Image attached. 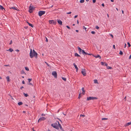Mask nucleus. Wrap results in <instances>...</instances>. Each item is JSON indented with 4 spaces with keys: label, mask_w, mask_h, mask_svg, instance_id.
<instances>
[{
    "label": "nucleus",
    "mask_w": 131,
    "mask_h": 131,
    "mask_svg": "<svg viewBox=\"0 0 131 131\" xmlns=\"http://www.w3.org/2000/svg\"><path fill=\"white\" fill-rule=\"evenodd\" d=\"M38 54L33 49V51L32 49H30V51L29 53V56L31 58H32L34 57L36 58H37Z\"/></svg>",
    "instance_id": "obj_1"
},
{
    "label": "nucleus",
    "mask_w": 131,
    "mask_h": 131,
    "mask_svg": "<svg viewBox=\"0 0 131 131\" xmlns=\"http://www.w3.org/2000/svg\"><path fill=\"white\" fill-rule=\"evenodd\" d=\"M51 126L53 128L56 129H59V127L58 126V124L57 123H54L51 124Z\"/></svg>",
    "instance_id": "obj_2"
},
{
    "label": "nucleus",
    "mask_w": 131,
    "mask_h": 131,
    "mask_svg": "<svg viewBox=\"0 0 131 131\" xmlns=\"http://www.w3.org/2000/svg\"><path fill=\"white\" fill-rule=\"evenodd\" d=\"M98 98L96 97H87V100L89 101L91 100H94L97 99Z\"/></svg>",
    "instance_id": "obj_3"
},
{
    "label": "nucleus",
    "mask_w": 131,
    "mask_h": 131,
    "mask_svg": "<svg viewBox=\"0 0 131 131\" xmlns=\"http://www.w3.org/2000/svg\"><path fill=\"white\" fill-rule=\"evenodd\" d=\"M45 13V12L44 11H39L38 12L39 16L40 17Z\"/></svg>",
    "instance_id": "obj_4"
},
{
    "label": "nucleus",
    "mask_w": 131,
    "mask_h": 131,
    "mask_svg": "<svg viewBox=\"0 0 131 131\" xmlns=\"http://www.w3.org/2000/svg\"><path fill=\"white\" fill-rule=\"evenodd\" d=\"M49 23L51 24L56 25L57 23L56 22V21H54L53 20H49Z\"/></svg>",
    "instance_id": "obj_5"
},
{
    "label": "nucleus",
    "mask_w": 131,
    "mask_h": 131,
    "mask_svg": "<svg viewBox=\"0 0 131 131\" xmlns=\"http://www.w3.org/2000/svg\"><path fill=\"white\" fill-rule=\"evenodd\" d=\"M52 74L54 77L57 78V73L56 71H53L52 72Z\"/></svg>",
    "instance_id": "obj_6"
},
{
    "label": "nucleus",
    "mask_w": 131,
    "mask_h": 131,
    "mask_svg": "<svg viewBox=\"0 0 131 131\" xmlns=\"http://www.w3.org/2000/svg\"><path fill=\"white\" fill-rule=\"evenodd\" d=\"M81 73L84 76H85L86 75V73L85 71V69H82L81 71Z\"/></svg>",
    "instance_id": "obj_7"
},
{
    "label": "nucleus",
    "mask_w": 131,
    "mask_h": 131,
    "mask_svg": "<svg viewBox=\"0 0 131 131\" xmlns=\"http://www.w3.org/2000/svg\"><path fill=\"white\" fill-rule=\"evenodd\" d=\"M46 119V118L44 117H40V118H39V119L38 120V122H39L41 121H44V120H45Z\"/></svg>",
    "instance_id": "obj_8"
},
{
    "label": "nucleus",
    "mask_w": 131,
    "mask_h": 131,
    "mask_svg": "<svg viewBox=\"0 0 131 131\" xmlns=\"http://www.w3.org/2000/svg\"><path fill=\"white\" fill-rule=\"evenodd\" d=\"M92 56L95 58H99L100 60L101 59V57L99 54H97L96 55L93 54L92 55Z\"/></svg>",
    "instance_id": "obj_9"
},
{
    "label": "nucleus",
    "mask_w": 131,
    "mask_h": 131,
    "mask_svg": "<svg viewBox=\"0 0 131 131\" xmlns=\"http://www.w3.org/2000/svg\"><path fill=\"white\" fill-rule=\"evenodd\" d=\"M34 6L32 5V6H30L29 7V10H32L35 9V8L34 7Z\"/></svg>",
    "instance_id": "obj_10"
},
{
    "label": "nucleus",
    "mask_w": 131,
    "mask_h": 131,
    "mask_svg": "<svg viewBox=\"0 0 131 131\" xmlns=\"http://www.w3.org/2000/svg\"><path fill=\"white\" fill-rule=\"evenodd\" d=\"M9 8L10 9H13L14 10H18L17 9V8H15V7H9Z\"/></svg>",
    "instance_id": "obj_11"
},
{
    "label": "nucleus",
    "mask_w": 131,
    "mask_h": 131,
    "mask_svg": "<svg viewBox=\"0 0 131 131\" xmlns=\"http://www.w3.org/2000/svg\"><path fill=\"white\" fill-rule=\"evenodd\" d=\"M57 21L58 23L60 25H62V21L60 19H57Z\"/></svg>",
    "instance_id": "obj_12"
},
{
    "label": "nucleus",
    "mask_w": 131,
    "mask_h": 131,
    "mask_svg": "<svg viewBox=\"0 0 131 131\" xmlns=\"http://www.w3.org/2000/svg\"><path fill=\"white\" fill-rule=\"evenodd\" d=\"M77 48L80 54H81V52H82V50H83L81 49L79 46H78Z\"/></svg>",
    "instance_id": "obj_13"
},
{
    "label": "nucleus",
    "mask_w": 131,
    "mask_h": 131,
    "mask_svg": "<svg viewBox=\"0 0 131 131\" xmlns=\"http://www.w3.org/2000/svg\"><path fill=\"white\" fill-rule=\"evenodd\" d=\"M73 65L74 67L75 68L76 70V71L77 72L78 70V68L77 66L74 63H73Z\"/></svg>",
    "instance_id": "obj_14"
},
{
    "label": "nucleus",
    "mask_w": 131,
    "mask_h": 131,
    "mask_svg": "<svg viewBox=\"0 0 131 131\" xmlns=\"http://www.w3.org/2000/svg\"><path fill=\"white\" fill-rule=\"evenodd\" d=\"M101 64L102 65L105 66H107L108 65V64L106 63L102 62H101Z\"/></svg>",
    "instance_id": "obj_15"
},
{
    "label": "nucleus",
    "mask_w": 131,
    "mask_h": 131,
    "mask_svg": "<svg viewBox=\"0 0 131 131\" xmlns=\"http://www.w3.org/2000/svg\"><path fill=\"white\" fill-rule=\"evenodd\" d=\"M82 94L83 95H84L85 94V91L84 90V88H82Z\"/></svg>",
    "instance_id": "obj_16"
},
{
    "label": "nucleus",
    "mask_w": 131,
    "mask_h": 131,
    "mask_svg": "<svg viewBox=\"0 0 131 131\" xmlns=\"http://www.w3.org/2000/svg\"><path fill=\"white\" fill-rule=\"evenodd\" d=\"M82 54L83 55H87L88 54V53L85 52L84 50H82Z\"/></svg>",
    "instance_id": "obj_17"
},
{
    "label": "nucleus",
    "mask_w": 131,
    "mask_h": 131,
    "mask_svg": "<svg viewBox=\"0 0 131 131\" xmlns=\"http://www.w3.org/2000/svg\"><path fill=\"white\" fill-rule=\"evenodd\" d=\"M27 23L28 24V25H29V26L31 27L32 28L34 27V26L33 25H32V24H31L29 22H28L27 21Z\"/></svg>",
    "instance_id": "obj_18"
},
{
    "label": "nucleus",
    "mask_w": 131,
    "mask_h": 131,
    "mask_svg": "<svg viewBox=\"0 0 131 131\" xmlns=\"http://www.w3.org/2000/svg\"><path fill=\"white\" fill-rule=\"evenodd\" d=\"M58 127H60L61 130H62V131L63 130V128H62V126H61V125L60 124H59L58 125Z\"/></svg>",
    "instance_id": "obj_19"
},
{
    "label": "nucleus",
    "mask_w": 131,
    "mask_h": 131,
    "mask_svg": "<svg viewBox=\"0 0 131 131\" xmlns=\"http://www.w3.org/2000/svg\"><path fill=\"white\" fill-rule=\"evenodd\" d=\"M131 124V122H130L128 123H126V124L125 125V126H128L129 125Z\"/></svg>",
    "instance_id": "obj_20"
},
{
    "label": "nucleus",
    "mask_w": 131,
    "mask_h": 131,
    "mask_svg": "<svg viewBox=\"0 0 131 131\" xmlns=\"http://www.w3.org/2000/svg\"><path fill=\"white\" fill-rule=\"evenodd\" d=\"M6 78L7 80V81L8 82H9L10 81L9 77V76H7L6 77Z\"/></svg>",
    "instance_id": "obj_21"
},
{
    "label": "nucleus",
    "mask_w": 131,
    "mask_h": 131,
    "mask_svg": "<svg viewBox=\"0 0 131 131\" xmlns=\"http://www.w3.org/2000/svg\"><path fill=\"white\" fill-rule=\"evenodd\" d=\"M0 9L2 10H3V9L4 10H5V8L2 6L1 5H0Z\"/></svg>",
    "instance_id": "obj_22"
},
{
    "label": "nucleus",
    "mask_w": 131,
    "mask_h": 131,
    "mask_svg": "<svg viewBox=\"0 0 131 131\" xmlns=\"http://www.w3.org/2000/svg\"><path fill=\"white\" fill-rule=\"evenodd\" d=\"M75 56L76 57H80V56L77 53H75L74 54Z\"/></svg>",
    "instance_id": "obj_23"
},
{
    "label": "nucleus",
    "mask_w": 131,
    "mask_h": 131,
    "mask_svg": "<svg viewBox=\"0 0 131 131\" xmlns=\"http://www.w3.org/2000/svg\"><path fill=\"white\" fill-rule=\"evenodd\" d=\"M23 104V103L21 102H19L18 103V105H21Z\"/></svg>",
    "instance_id": "obj_24"
},
{
    "label": "nucleus",
    "mask_w": 131,
    "mask_h": 131,
    "mask_svg": "<svg viewBox=\"0 0 131 131\" xmlns=\"http://www.w3.org/2000/svg\"><path fill=\"white\" fill-rule=\"evenodd\" d=\"M7 50L9 51L10 52H12L13 51V50L12 48H10L9 49Z\"/></svg>",
    "instance_id": "obj_25"
},
{
    "label": "nucleus",
    "mask_w": 131,
    "mask_h": 131,
    "mask_svg": "<svg viewBox=\"0 0 131 131\" xmlns=\"http://www.w3.org/2000/svg\"><path fill=\"white\" fill-rule=\"evenodd\" d=\"M24 95L26 97H27L28 96V95L27 94H26L25 93H23Z\"/></svg>",
    "instance_id": "obj_26"
},
{
    "label": "nucleus",
    "mask_w": 131,
    "mask_h": 131,
    "mask_svg": "<svg viewBox=\"0 0 131 131\" xmlns=\"http://www.w3.org/2000/svg\"><path fill=\"white\" fill-rule=\"evenodd\" d=\"M94 83H98V81L97 80L95 79L94 80Z\"/></svg>",
    "instance_id": "obj_27"
},
{
    "label": "nucleus",
    "mask_w": 131,
    "mask_h": 131,
    "mask_svg": "<svg viewBox=\"0 0 131 131\" xmlns=\"http://www.w3.org/2000/svg\"><path fill=\"white\" fill-rule=\"evenodd\" d=\"M21 74L25 73V74H26L25 73V72L24 70H22L21 71Z\"/></svg>",
    "instance_id": "obj_28"
},
{
    "label": "nucleus",
    "mask_w": 131,
    "mask_h": 131,
    "mask_svg": "<svg viewBox=\"0 0 131 131\" xmlns=\"http://www.w3.org/2000/svg\"><path fill=\"white\" fill-rule=\"evenodd\" d=\"M25 70L27 71H29V69L27 67H25Z\"/></svg>",
    "instance_id": "obj_29"
},
{
    "label": "nucleus",
    "mask_w": 131,
    "mask_h": 131,
    "mask_svg": "<svg viewBox=\"0 0 131 131\" xmlns=\"http://www.w3.org/2000/svg\"><path fill=\"white\" fill-rule=\"evenodd\" d=\"M84 2V0H81L80 1V3H83Z\"/></svg>",
    "instance_id": "obj_30"
},
{
    "label": "nucleus",
    "mask_w": 131,
    "mask_h": 131,
    "mask_svg": "<svg viewBox=\"0 0 131 131\" xmlns=\"http://www.w3.org/2000/svg\"><path fill=\"white\" fill-rule=\"evenodd\" d=\"M108 119L107 118H102V120H106Z\"/></svg>",
    "instance_id": "obj_31"
},
{
    "label": "nucleus",
    "mask_w": 131,
    "mask_h": 131,
    "mask_svg": "<svg viewBox=\"0 0 131 131\" xmlns=\"http://www.w3.org/2000/svg\"><path fill=\"white\" fill-rule=\"evenodd\" d=\"M62 79L64 81H66V78L62 77Z\"/></svg>",
    "instance_id": "obj_32"
},
{
    "label": "nucleus",
    "mask_w": 131,
    "mask_h": 131,
    "mask_svg": "<svg viewBox=\"0 0 131 131\" xmlns=\"http://www.w3.org/2000/svg\"><path fill=\"white\" fill-rule=\"evenodd\" d=\"M119 54L121 55H123V53L122 51H120L119 53Z\"/></svg>",
    "instance_id": "obj_33"
},
{
    "label": "nucleus",
    "mask_w": 131,
    "mask_h": 131,
    "mask_svg": "<svg viewBox=\"0 0 131 131\" xmlns=\"http://www.w3.org/2000/svg\"><path fill=\"white\" fill-rule=\"evenodd\" d=\"M81 92H80V93L79 94V96H78V98L79 99H80V97H81Z\"/></svg>",
    "instance_id": "obj_34"
},
{
    "label": "nucleus",
    "mask_w": 131,
    "mask_h": 131,
    "mask_svg": "<svg viewBox=\"0 0 131 131\" xmlns=\"http://www.w3.org/2000/svg\"><path fill=\"white\" fill-rule=\"evenodd\" d=\"M107 67V69H110L112 68V67H109L107 66H106Z\"/></svg>",
    "instance_id": "obj_35"
},
{
    "label": "nucleus",
    "mask_w": 131,
    "mask_h": 131,
    "mask_svg": "<svg viewBox=\"0 0 131 131\" xmlns=\"http://www.w3.org/2000/svg\"><path fill=\"white\" fill-rule=\"evenodd\" d=\"M127 44L128 45V47H130L131 46L130 45L129 42H127Z\"/></svg>",
    "instance_id": "obj_36"
},
{
    "label": "nucleus",
    "mask_w": 131,
    "mask_h": 131,
    "mask_svg": "<svg viewBox=\"0 0 131 131\" xmlns=\"http://www.w3.org/2000/svg\"><path fill=\"white\" fill-rule=\"evenodd\" d=\"M28 82H30L31 81L32 79H28Z\"/></svg>",
    "instance_id": "obj_37"
},
{
    "label": "nucleus",
    "mask_w": 131,
    "mask_h": 131,
    "mask_svg": "<svg viewBox=\"0 0 131 131\" xmlns=\"http://www.w3.org/2000/svg\"><path fill=\"white\" fill-rule=\"evenodd\" d=\"M55 123H57V124H58V125H59V124H60L59 123V122L58 121H56V122Z\"/></svg>",
    "instance_id": "obj_38"
},
{
    "label": "nucleus",
    "mask_w": 131,
    "mask_h": 131,
    "mask_svg": "<svg viewBox=\"0 0 131 131\" xmlns=\"http://www.w3.org/2000/svg\"><path fill=\"white\" fill-rule=\"evenodd\" d=\"M91 33L92 34H94L95 33V31H92L91 32Z\"/></svg>",
    "instance_id": "obj_39"
},
{
    "label": "nucleus",
    "mask_w": 131,
    "mask_h": 131,
    "mask_svg": "<svg viewBox=\"0 0 131 131\" xmlns=\"http://www.w3.org/2000/svg\"><path fill=\"white\" fill-rule=\"evenodd\" d=\"M95 28L97 29H99V27L97 26H96L95 27Z\"/></svg>",
    "instance_id": "obj_40"
},
{
    "label": "nucleus",
    "mask_w": 131,
    "mask_h": 131,
    "mask_svg": "<svg viewBox=\"0 0 131 131\" xmlns=\"http://www.w3.org/2000/svg\"><path fill=\"white\" fill-rule=\"evenodd\" d=\"M83 29H85V30H86V28L84 26H83Z\"/></svg>",
    "instance_id": "obj_41"
},
{
    "label": "nucleus",
    "mask_w": 131,
    "mask_h": 131,
    "mask_svg": "<svg viewBox=\"0 0 131 131\" xmlns=\"http://www.w3.org/2000/svg\"><path fill=\"white\" fill-rule=\"evenodd\" d=\"M92 1H93V3H94L96 2V0H93Z\"/></svg>",
    "instance_id": "obj_42"
},
{
    "label": "nucleus",
    "mask_w": 131,
    "mask_h": 131,
    "mask_svg": "<svg viewBox=\"0 0 131 131\" xmlns=\"http://www.w3.org/2000/svg\"><path fill=\"white\" fill-rule=\"evenodd\" d=\"M12 40H11L10 41V43H9V44L10 45L12 44Z\"/></svg>",
    "instance_id": "obj_43"
},
{
    "label": "nucleus",
    "mask_w": 131,
    "mask_h": 131,
    "mask_svg": "<svg viewBox=\"0 0 131 131\" xmlns=\"http://www.w3.org/2000/svg\"><path fill=\"white\" fill-rule=\"evenodd\" d=\"M66 27L68 29H70V27L69 26H66Z\"/></svg>",
    "instance_id": "obj_44"
},
{
    "label": "nucleus",
    "mask_w": 131,
    "mask_h": 131,
    "mask_svg": "<svg viewBox=\"0 0 131 131\" xmlns=\"http://www.w3.org/2000/svg\"><path fill=\"white\" fill-rule=\"evenodd\" d=\"M45 63L48 66H49V64L46 62H45Z\"/></svg>",
    "instance_id": "obj_45"
},
{
    "label": "nucleus",
    "mask_w": 131,
    "mask_h": 131,
    "mask_svg": "<svg viewBox=\"0 0 131 131\" xmlns=\"http://www.w3.org/2000/svg\"><path fill=\"white\" fill-rule=\"evenodd\" d=\"M71 13V12H67V14H70Z\"/></svg>",
    "instance_id": "obj_46"
},
{
    "label": "nucleus",
    "mask_w": 131,
    "mask_h": 131,
    "mask_svg": "<svg viewBox=\"0 0 131 131\" xmlns=\"http://www.w3.org/2000/svg\"><path fill=\"white\" fill-rule=\"evenodd\" d=\"M22 83L23 84H25V81H24V80H23V81H22Z\"/></svg>",
    "instance_id": "obj_47"
},
{
    "label": "nucleus",
    "mask_w": 131,
    "mask_h": 131,
    "mask_svg": "<svg viewBox=\"0 0 131 131\" xmlns=\"http://www.w3.org/2000/svg\"><path fill=\"white\" fill-rule=\"evenodd\" d=\"M46 42H48V40L47 38V37H46Z\"/></svg>",
    "instance_id": "obj_48"
},
{
    "label": "nucleus",
    "mask_w": 131,
    "mask_h": 131,
    "mask_svg": "<svg viewBox=\"0 0 131 131\" xmlns=\"http://www.w3.org/2000/svg\"><path fill=\"white\" fill-rule=\"evenodd\" d=\"M80 116H85V115H84L81 114L80 115Z\"/></svg>",
    "instance_id": "obj_49"
},
{
    "label": "nucleus",
    "mask_w": 131,
    "mask_h": 131,
    "mask_svg": "<svg viewBox=\"0 0 131 131\" xmlns=\"http://www.w3.org/2000/svg\"><path fill=\"white\" fill-rule=\"evenodd\" d=\"M32 10H29V12L30 13H31L32 12Z\"/></svg>",
    "instance_id": "obj_50"
},
{
    "label": "nucleus",
    "mask_w": 131,
    "mask_h": 131,
    "mask_svg": "<svg viewBox=\"0 0 131 131\" xmlns=\"http://www.w3.org/2000/svg\"><path fill=\"white\" fill-rule=\"evenodd\" d=\"M9 95L10 96V97L13 100L14 99L13 98L12 96L10 94Z\"/></svg>",
    "instance_id": "obj_51"
},
{
    "label": "nucleus",
    "mask_w": 131,
    "mask_h": 131,
    "mask_svg": "<svg viewBox=\"0 0 131 131\" xmlns=\"http://www.w3.org/2000/svg\"><path fill=\"white\" fill-rule=\"evenodd\" d=\"M113 48L114 49H115V45H114L113 46Z\"/></svg>",
    "instance_id": "obj_52"
},
{
    "label": "nucleus",
    "mask_w": 131,
    "mask_h": 131,
    "mask_svg": "<svg viewBox=\"0 0 131 131\" xmlns=\"http://www.w3.org/2000/svg\"><path fill=\"white\" fill-rule=\"evenodd\" d=\"M102 6H103V7H104V3H102Z\"/></svg>",
    "instance_id": "obj_53"
},
{
    "label": "nucleus",
    "mask_w": 131,
    "mask_h": 131,
    "mask_svg": "<svg viewBox=\"0 0 131 131\" xmlns=\"http://www.w3.org/2000/svg\"><path fill=\"white\" fill-rule=\"evenodd\" d=\"M24 88V87L23 86H22L20 88V89L22 90L23 88Z\"/></svg>",
    "instance_id": "obj_54"
},
{
    "label": "nucleus",
    "mask_w": 131,
    "mask_h": 131,
    "mask_svg": "<svg viewBox=\"0 0 131 131\" xmlns=\"http://www.w3.org/2000/svg\"><path fill=\"white\" fill-rule=\"evenodd\" d=\"M78 15H75L74 17V18H76L78 17Z\"/></svg>",
    "instance_id": "obj_55"
},
{
    "label": "nucleus",
    "mask_w": 131,
    "mask_h": 131,
    "mask_svg": "<svg viewBox=\"0 0 131 131\" xmlns=\"http://www.w3.org/2000/svg\"><path fill=\"white\" fill-rule=\"evenodd\" d=\"M126 43H125L124 46V48H125L126 47Z\"/></svg>",
    "instance_id": "obj_56"
},
{
    "label": "nucleus",
    "mask_w": 131,
    "mask_h": 131,
    "mask_svg": "<svg viewBox=\"0 0 131 131\" xmlns=\"http://www.w3.org/2000/svg\"><path fill=\"white\" fill-rule=\"evenodd\" d=\"M41 116H45V114H44L43 113V114H42Z\"/></svg>",
    "instance_id": "obj_57"
},
{
    "label": "nucleus",
    "mask_w": 131,
    "mask_h": 131,
    "mask_svg": "<svg viewBox=\"0 0 131 131\" xmlns=\"http://www.w3.org/2000/svg\"><path fill=\"white\" fill-rule=\"evenodd\" d=\"M131 59V54L130 55L129 58V59Z\"/></svg>",
    "instance_id": "obj_58"
},
{
    "label": "nucleus",
    "mask_w": 131,
    "mask_h": 131,
    "mask_svg": "<svg viewBox=\"0 0 131 131\" xmlns=\"http://www.w3.org/2000/svg\"><path fill=\"white\" fill-rule=\"evenodd\" d=\"M110 36H111L112 37V38H113V35L112 34H110Z\"/></svg>",
    "instance_id": "obj_59"
},
{
    "label": "nucleus",
    "mask_w": 131,
    "mask_h": 131,
    "mask_svg": "<svg viewBox=\"0 0 131 131\" xmlns=\"http://www.w3.org/2000/svg\"><path fill=\"white\" fill-rule=\"evenodd\" d=\"M28 28V26H26V27H24V28L26 29H27Z\"/></svg>",
    "instance_id": "obj_60"
},
{
    "label": "nucleus",
    "mask_w": 131,
    "mask_h": 131,
    "mask_svg": "<svg viewBox=\"0 0 131 131\" xmlns=\"http://www.w3.org/2000/svg\"><path fill=\"white\" fill-rule=\"evenodd\" d=\"M29 84V85H32V84L31 83H30V82H29V84Z\"/></svg>",
    "instance_id": "obj_61"
},
{
    "label": "nucleus",
    "mask_w": 131,
    "mask_h": 131,
    "mask_svg": "<svg viewBox=\"0 0 131 131\" xmlns=\"http://www.w3.org/2000/svg\"><path fill=\"white\" fill-rule=\"evenodd\" d=\"M4 66L6 67L9 66V65H4Z\"/></svg>",
    "instance_id": "obj_62"
},
{
    "label": "nucleus",
    "mask_w": 131,
    "mask_h": 131,
    "mask_svg": "<svg viewBox=\"0 0 131 131\" xmlns=\"http://www.w3.org/2000/svg\"><path fill=\"white\" fill-rule=\"evenodd\" d=\"M77 32H79V30H75Z\"/></svg>",
    "instance_id": "obj_63"
},
{
    "label": "nucleus",
    "mask_w": 131,
    "mask_h": 131,
    "mask_svg": "<svg viewBox=\"0 0 131 131\" xmlns=\"http://www.w3.org/2000/svg\"><path fill=\"white\" fill-rule=\"evenodd\" d=\"M16 51H17L18 52L19 51V50L18 49H17L16 50Z\"/></svg>",
    "instance_id": "obj_64"
}]
</instances>
